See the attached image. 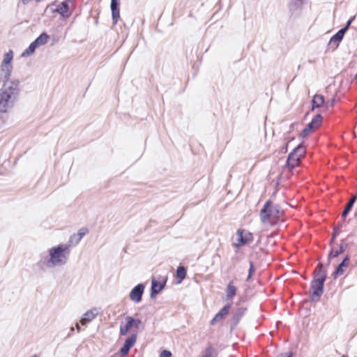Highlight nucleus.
Segmentation results:
<instances>
[{
	"instance_id": "obj_1",
	"label": "nucleus",
	"mask_w": 357,
	"mask_h": 357,
	"mask_svg": "<svg viewBox=\"0 0 357 357\" xmlns=\"http://www.w3.org/2000/svg\"><path fill=\"white\" fill-rule=\"evenodd\" d=\"M125 319L126 324L122 322L120 325V335H126L132 328H134L136 333H132L130 336L125 340L122 347L119 350V354L121 356H125L128 354L130 349L134 346L137 341V333L142 331L144 328V325L139 319H135L132 317L127 316Z\"/></svg>"
},
{
	"instance_id": "obj_24",
	"label": "nucleus",
	"mask_w": 357,
	"mask_h": 357,
	"mask_svg": "<svg viewBox=\"0 0 357 357\" xmlns=\"http://www.w3.org/2000/svg\"><path fill=\"white\" fill-rule=\"evenodd\" d=\"M237 289L233 281H230L226 288V296L227 300H231L236 294Z\"/></svg>"
},
{
	"instance_id": "obj_20",
	"label": "nucleus",
	"mask_w": 357,
	"mask_h": 357,
	"mask_svg": "<svg viewBox=\"0 0 357 357\" xmlns=\"http://www.w3.org/2000/svg\"><path fill=\"white\" fill-rule=\"evenodd\" d=\"M54 12L59 13L63 17L68 18L70 15V13L69 12V4L66 2H61L56 8L54 10Z\"/></svg>"
},
{
	"instance_id": "obj_15",
	"label": "nucleus",
	"mask_w": 357,
	"mask_h": 357,
	"mask_svg": "<svg viewBox=\"0 0 357 357\" xmlns=\"http://www.w3.org/2000/svg\"><path fill=\"white\" fill-rule=\"evenodd\" d=\"M230 308L231 304L227 303V305H225L211 319V325H215V323L222 320L225 318V317L229 314Z\"/></svg>"
},
{
	"instance_id": "obj_34",
	"label": "nucleus",
	"mask_w": 357,
	"mask_h": 357,
	"mask_svg": "<svg viewBox=\"0 0 357 357\" xmlns=\"http://www.w3.org/2000/svg\"><path fill=\"white\" fill-rule=\"evenodd\" d=\"M24 5H26L30 0H21ZM36 2H40V0H34Z\"/></svg>"
},
{
	"instance_id": "obj_16",
	"label": "nucleus",
	"mask_w": 357,
	"mask_h": 357,
	"mask_svg": "<svg viewBox=\"0 0 357 357\" xmlns=\"http://www.w3.org/2000/svg\"><path fill=\"white\" fill-rule=\"evenodd\" d=\"M98 312L96 308L91 309L86 311L82 317L80 323L82 326H85L86 324L93 320L98 315Z\"/></svg>"
},
{
	"instance_id": "obj_31",
	"label": "nucleus",
	"mask_w": 357,
	"mask_h": 357,
	"mask_svg": "<svg viewBox=\"0 0 357 357\" xmlns=\"http://www.w3.org/2000/svg\"><path fill=\"white\" fill-rule=\"evenodd\" d=\"M355 18V16L351 17L346 23V25L342 28V30H343L344 32H347L349 26H351V24L354 21Z\"/></svg>"
},
{
	"instance_id": "obj_8",
	"label": "nucleus",
	"mask_w": 357,
	"mask_h": 357,
	"mask_svg": "<svg viewBox=\"0 0 357 357\" xmlns=\"http://www.w3.org/2000/svg\"><path fill=\"white\" fill-rule=\"evenodd\" d=\"M47 268H53L48 255L43 252L39 255L38 261L33 265V270L35 273L43 274L46 272Z\"/></svg>"
},
{
	"instance_id": "obj_35",
	"label": "nucleus",
	"mask_w": 357,
	"mask_h": 357,
	"mask_svg": "<svg viewBox=\"0 0 357 357\" xmlns=\"http://www.w3.org/2000/svg\"><path fill=\"white\" fill-rule=\"evenodd\" d=\"M75 331V328L74 327H70V333L68 335V337H70Z\"/></svg>"
},
{
	"instance_id": "obj_28",
	"label": "nucleus",
	"mask_w": 357,
	"mask_h": 357,
	"mask_svg": "<svg viewBox=\"0 0 357 357\" xmlns=\"http://www.w3.org/2000/svg\"><path fill=\"white\" fill-rule=\"evenodd\" d=\"M342 227V223H339L333 229V232L332 234V237L331 239V243L335 240L337 234L340 232L341 229Z\"/></svg>"
},
{
	"instance_id": "obj_13",
	"label": "nucleus",
	"mask_w": 357,
	"mask_h": 357,
	"mask_svg": "<svg viewBox=\"0 0 357 357\" xmlns=\"http://www.w3.org/2000/svg\"><path fill=\"white\" fill-rule=\"evenodd\" d=\"M120 0H111L110 8L113 24L115 25L120 18L119 10Z\"/></svg>"
},
{
	"instance_id": "obj_27",
	"label": "nucleus",
	"mask_w": 357,
	"mask_h": 357,
	"mask_svg": "<svg viewBox=\"0 0 357 357\" xmlns=\"http://www.w3.org/2000/svg\"><path fill=\"white\" fill-rule=\"evenodd\" d=\"M49 38L50 36L46 32H43L34 40V41L39 47L40 45H45L47 43Z\"/></svg>"
},
{
	"instance_id": "obj_12",
	"label": "nucleus",
	"mask_w": 357,
	"mask_h": 357,
	"mask_svg": "<svg viewBox=\"0 0 357 357\" xmlns=\"http://www.w3.org/2000/svg\"><path fill=\"white\" fill-rule=\"evenodd\" d=\"M144 289L145 285L143 283H139L135 286L129 294L130 299L135 303H140L142 301Z\"/></svg>"
},
{
	"instance_id": "obj_6",
	"label": "nucleus",
	"mask_w": 357,
	"mask_h": 357,
	"mask_svg": "<svg viewBox=\"0 0 357 357\" xmlns=\"http://www.w3.org/2000/svg\"><path fill=\"white\" fill-rule=\"evenodd\" d=\"M305 153V147L303 144H299L289 153L286 160L285 167H287L289 171L291 172L295 167L300 165Z\"/></svg>"
},
{
	"instance_id": "obj_39",
	"label": "nucleus",
	"mask_w": 357,
	"mask_h": 357,
	"mask_svg": "<svg viewBox=\"0 0 357 357\" xmlns=\"http://www.w3.org/2000/svg\"><path fill=\"white\" fill-rule=\"evenodd\" d=\"M31 357H38V356L37 354H34L33 356H32Z\"/></svg>"
},
{
	"instance_id": "obj_23",
	"label": "nucleus",
	"mask_w": 357,
	"mask_h": 357,
	"mask_svg": "<svg viewBox=\"0 0 357 357\" xmlns=\"http://www.w3.org/2000/svg\"><path fill=\"white\" fill-rule=\"evenodd\" d=\"M357 199V195H354L352 196L349 200L348 201V202L347 203L344 208V211H342V217L343 218H345L347 215L349 213V212L351 211L353 206H354V203L356 202Z\"/></svg>"
},
{
	"instance_id": "obj_3",
	"label": "nucleus",
	"mask_w": 357,
	"mask_h": 357,
	"mask_svg": "<svg viewBox=\"0 0 357 357\" xmlns=\"http://www.w3.org/2000/svg\"><path fill=\"white\" fill-rule=\"evenodd\" d=\"M314 278L310 284L311 299L317 301L323 294L324 282L326 279V271L324 264L319 262L313 272Z\"/></svg>"
},
{
	"instance_id": "obj_2",
	"label": "nucleus",
	"mask_w": 357,
	"mask_h": 357,
	"mask_svg": "<svg viewBox=\"0 0 357 357\" xmlns=\"http://www.w3.org/2000/svg\"><path fill=\"white\" fill-rule=\"evenodd\" d=\"M3 86L0 89V113H6L11 109L20 94V82L18 79H3Z\"/></svg>"
},
{
	"instance_id": "obj_19",
	"label": "nucleus",
	"mask_w": 357,
	"mask_h": 357,
	"mask_svg": "<svg viewBox=\"0 0 357 357\" xmlns=\"http://www.w3.org/2000/svg\"><path fill=\"white\" fill-rule=\"evenodd\" d=\"M345 33L346 32L340 29L331 38L328 45H334L335 48H337L339 46L340 43L342 40Z\"/></svg>"
},
{
	"instance_id": "obj_4",
	"label": "nucleus",
	"mask_w": 357,
	"mask_h": 357,
	"mask_svg": "<svg viewBox=\"0 0 357 357\" xmlns=\"http://www.w3.org/2000/svg\"><path fill=\"white\" fill-rule=\"evenodd\" d=\"M284 211L278 204H273L271 200H267L260 211V220L263 223L276 225L282 218Z\"/></svg>"
},
{
	"instance_id": "obj_37",
	"label": "nucleus",
	"mask_w": 357,
	"mask_h": 357,
	"mask_svg": "<svg viewBox=\"0 0 357 357\" xmlns=\"http://www.w3.org/2000/svg\"><path fill=\"white\" fill-rule=\"evenodd\" d=\"M75 327H76V329L77 331V332L79 333L80 331V326H79V323H77L75 324Z\"/></svg>"
},
{
	"instance_id": "obj_14",
	"label": "nucleus",
	"mask_w": 357,
	"mask_h": 357,
	"mask_svg": "<svg viewBox=\"0 0 357 357\" xmlns=\"http://www.w3.org/2000/svg\"><path fill=\"white\" fill-rule=\"evenodd\" d=\"M349 259L350 257L347 255L344 257L343 260L337 266L335 271L333 273V276L335 279L344 273V268L349 266Z\"/></svg>"
},
{
	"instance_id": "obj_29",
	"label": "nucleus",
	"mask_w": 357,
	"mask_h": 357,
	"mask_svg": "<svg viewBox=\"0 0 357 357\" xmlns=\"http://www.w3.org/2000/svg\"><path fill=\"white\" fill-rule=\"evenodd\" d=\"M249 264H250V268L248 270V275L246 279L247 281H248L250 280V278H251V276L255 271V268L253 262L252 261H250Z\"/></svg>"
},
{
	"instance_id": "obj_26",
	"label": "nucleus",
	"mask_w": 357,
	"mask_h": 357,
	"mask_svg": "<svg viewBox=\"0 0 357 357\" xmlns=\"http://www.w3.org/2000/svg\"><path fill=\"white\" fill-rule=\"evenodd\" d=\"M187 269L185 266H179L176 269V279L178 282H181L185 278Z\"/></svg>"
},
{
	"instance_id": "obj_7",
	"label": "nucleus",
	"mask_w": 357,
	"mask_h": 357,
	"mask_svg": "<svg viewBox=\"0 0 357 357\" xmlns=\"http://www.w3.org/2000/svg\"><path fill=\"white\" fill-rule=\"evenodd\" d=\"M13 59V52L9 50L3 56V59L1 64V72L3 74V79L8 81L10 79L12 70L13 65L12 61Z\"/></svg>"
},
{
	"instance_id": "obj_9",
	"label": "nucleus",
	"mask_w": 357,
	"mask_h": 357,
	"mask_svg": "<svg viewBox=\"0 0 357 357\" xmlns=\"http://www.w3.org/2000/svg\"><path fill=\"white\" fill-rule=\"evenodd\" d=\"M167 281V276H158L156 278L153 277L151 280V298H155L165 287Z\"/></svg>"
},
{
	"instance_id": "obj_41",
	"label": "nucleus",
	"mask_w": 357,
	"mask_h": 357,
	"mask_svg": "<svg viewBox=\"0 0 357 357\" xmlns=\"http://www.w3.org/2000/svg\"><path fill=\"white\" fill-rule=\"evenodd\" d=\"M341 357H347V356H345V355H343V356H342Z\"/></svg>"
},
{
	"instance_id": "obj_18",
	"label": "nucleus",
	"mask_w": 357,
	"mask_h": 357,
	"mask_svg": "<svg viewBox=\"0 0 357 357\" xmlns=\"http://www.w3.org/2000/svg\"><path fill=\"white\" fill-rule=\"evenodd\" d=\"M247 311V308L241 307L236 309L231 318V327L236 326Z\"/></svg>"
},
{
	"instance_id": "obj_30",
	"label": "nucleus",
	"mask_w": 357,
	"mask_h": 357,
	"mask_svg": "<svg viewBox=\"0 0 357 357\" xmlns=\"http://www.w3.org/2000/svg\"><path fill=\"white\" fill-rule=\"evenodd\" d=\"M284 139H285V140H287V142L285 143L284 146H283V148H282V151L285 153V152H287V149H288V144H289V143L291 140L294 139V137H290V138H289L287 136H285V137H284Z\"/></svg>"
},
{
	"instance_id": "obj_17",
	"label": "nucleus",
	"mask_w": 357,
	"mask_h": 357,
	"mask_svg": "<svg viewBox=\"0 0 357 357\" xmlns=\"http://www.w3.org/2000/svg\"><path fill=\"white\" fill-rule=\"evenodd\" d=\"M348 248V243L345 241L344 239L341 241V243L340 244L339 249L337 250H333V249L329 252L328 256V262H330L332 258H335L338 257L340 254L343 253Z\"/></svg>"
},
{
	"instance_id": "obj_32",
	"label": "nucleus",
	"mask_w": 357,
	"mask_h": 357,
	"mask_svg": "<svg viewBox=\"0 0 357 357\" xmlns=\"http://www.w3.org/2000/svg\"><path fill=\"white\" fill-rule=\"evenodd\" d=\"M172 356V353L169 350H163L160 354V356L159 357H171Z\"/></svg>"
},
{
	"instance_id": "obj_10",
	"label": "nucleus",
	"mask_w": 357,
	"mask_h": 357,
	"mask_svg": "<svg viewBox=\"0 0 357 357\" xmlns=\"http://www.w3.org/2000/svg\"><path fill=\"white\" fill-rule=\"evenodd\" d=\"M236 234L238 236V242L234 244L236 248L243 246L254 241L252 233L248 230L238 229L236 231Z\"/></svg>"
},
{
	"instance_id": "obj_40",
	"label": "nucleus",
	"mask_w": 357,
	"mask_h": 357,
	"mask_svg": "<svg viewBox=\"0 0 357 357\" xmlns=\"http://www.w3.org/2000/svg\"><path fill=\"white\" fill-rule=\"evenodd\" d=\"M75 240H76V238H73V243H74V244H75Z\"/></svg>"
},
{
	"instance_id": "obj_33",
	"label": "nucleus",
	"mask_w": 357,
	"mask_h": 357,
	"mask_svg": "<svg viewBox=\"0 0 357 357\" xmlns=\"http://www.w3.org/2000/svg\"><path fill=\"white\" fill-rule=\"evenodd\" d=\"M298 126L297 123H292L290 124L289 130L287 132L286 135L293 132L295 130V128Z\"/></svg>"
},
{
	"instance_id": "obj_38",
	"label": "nucleus",
	"mask_w": 357,
	"mask_h": 357,
	"mask_svg": "<svg viewBox=\"0 0 357 357\" xmlns=\"http://www.w3.org/2000/svg\"><path fill=\"white\" fill-rule=\"evenodd\" d=\"M74 0H65V1H63V2H66L68 4H69V2H72Z\"/></svg>"
},
{
	"instance_id": "obj_25",
	"label": "nucleus",
	"mask_w": 357,
	"mask_h": 357,
	"mask_svg": "<svg viewBox=\"0 0 357 357\" xmlns=\"http://www.w3.org/2000/svg\"><path fill=\"white\" fill-rule=\"evenodd\" d=\"M38 45L37 43L33 40L30 45L22 53V57H26V56H29L31 54H33L35 51H36V49L38 47Z\"/></svg>"
},
{
	"instance_id": "obj_36",
	"label": "nucleus",
	"mask_w": 357,
	"mask_h": 357,
	"mask_svg": "<svg viewBox=\"0 0 357 357\" xmlns=\"http://www.w3.org/2000/svg\"><path fill=\"white\" fill-rule=\"evenodd\" d=\"M202 357H212V356L211 352L207 351Z\"/></svg>"
},
{
	"instance_id": "obj_22",
	"label": "nucleus",
	"mask_w": 357,
	"mask_h": 357,
	"mask_svg": "<svg viewBox=\"0 0 357 357\" xmlns=\"http://www.w3.org/2000/svg\"><path fill=\"white\" fill-rule=\"evenodd\" d=\"M89 232V230L87 228L82 227L79 229L76 234H73L70 236L69 239V243H73V238H76V240L75 241V245H77L79 243V241L82 240V238Z\"/></svg>"
},
{
	"instance_id": "obj_21",
	"label": "nucleus",
	"mask_w": 357,
	"mask_h": 357,
	"mask_svg": "<svg viewBox=\"0 0 357 357\" xmlns=\"http://www.w3.org/2000/svg\"><path fill=\"white\" fill-rule=\"evenodd\" d=\"M324 97L321 94H315L311 101V110L313 111L317 108H319L324 104Z\"/></svg>"
},
{
	"instance_id": "obj_11",
	"label": "nucleus",
	"mask_w": 357,
	"mask_h": 357,
	"mask_svg": "<svg viewBox=\"0 0 357 357\" xmlns=\"http://www.w3.org/2000/svg\"><path fill=\"white\" fill-rule=\"evenodd\" d=\"M323 117L320 114H316L311 121L305 127V128L300 133V137H306L312 130L318 128L322 121Z\"/></svg>"
},
{
	"instance_id": "obj_5",
	"label": "nucleus",
	"mask_w": 357,
	"mask_h": 357,
	"mask_svg": "<svg viewBox=\"0 0 357 357\" xmlns=\"http://www.w3.org/2000/svg\"><path fill=\"white\" fill-rule=\"evenodd\" d=\"M70 244H59L49 249L48 257L52 267L61 266L67 264L70 256Z\"/></svg>"
}]
</instances>
